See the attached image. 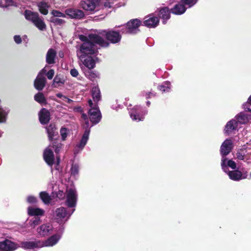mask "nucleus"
Returning a JSON list of instances; mask_svg holds the SVG:
<instances>
[{
	"mask_svg": "<svg viewBox=\"0 0 251 251\" xmlns=\"http://www.w3.org/2000/svg\"><path fill=\"white\" fill-rule=\"evenodd\" d=\"M25 19L31 22L34 25L40 30H44L46 28V25L39 16L37 12H33L29 10H25L24 11Z\"/></svg>",
	"mask_w": 251,
	"mask_h": 251,
	"instance_id": "f257e3e1",
	"label": "nucleus"
},
{
	"mask_svg": "<svg viewBox=\"0 0 251 251\" xmlns=\"http://www.w3.org/2000/svg\"><path fill=\"white\" fill-rule=\"evenodd\" d=\"M121 31L113 29L102 30L98 32L99 35H103L109 44H115L120 42L122 39Z\"/></svg>",
	"mask_w": 251,
	"mask_h": 251,
	"instance_id": "f03ea898",
	"label": "nucleus"
},
{
	"mask_svg": "<svg viewBox=\"0 0 251 251\" xmlns=\"http://www.w3.org/2000/svg\"><path fill=\"white\" fill-rule=\"evenodd\" d=\"M142 25L141 21L138 19H133L123 25L121 29L123 34H135L140 31L139 27Z\"/></svg>",
	"mask_w": 251,
	"mask_h": 251,
	"instance_id": "7ed1b4c3",
	"label": "nucleus"
},
{
	"mask_svg": "<svg viewBox=\"0 0 251 251\" xmlns=\"http://www.w3.org/2000/svg\"><path fill=\"white\" fill-rule=\"evenodd\" d=\"M79 39L83 43L93 41L95 44L100 45L101 47L108 48L109 43L99 34H89L88 36L84 35H79Z\"/></svg>",
	"mask_w": 251,
	"mask_h": 251,
	"instance_id": "20e7f679",
	"label": "nucleus"
},
{
	"mask_svg": "<svg viewBox=\"0 0 251 251\" xmlns=\"http://www.w3.org/2000/svg\"><path fill=\"white\" fill-rule=\"evenodd\" d=\"M95 43L92 41L89 42L83 43L80 47V51L83 54L81 57L86 55H93L98 52Z\"/></svg>",
	"mask_w": 251,
	"mask_h": 251,
	"instance_id": "39448f33",
	"label": "nucleus"
},
{
	"mask_svg": "<svg viewBox=\"0 0 251 251\" xmlns=\"http://www.w3.org/2000/svg\"><path fill=\"white\" fill-rule=\"evenodd\" d=\"M93 126V125L92 124L91 126L90 125L89 120L85 121L84 123L83 124V126L85 129V131L80 141V142L76 145V147L79 149L82 150L86 145L89 139L90 132V127Z\"/></svg>",
	"mask_w": 251,
	"mask_h": 251,
	"instance_id": "423d86ee",
	"label": "nucleus"
},
{
	"mask_svg": "<svg viewBox=\"0 0 251 251\" xmlns=\"http://www.w3.org/2000/svg\"><path fill=\"white\" fill-rule=\"evenodd\" d=\"M88 115L90 121L93 125H96L99 123L101 120V115L100 110L97 107L92 108L89 109Z\"/></svg>",
	"mask_w": 251,
	"mask_h": 251,
	"instance_id": "0eeeda50",
	"label": "nucleus"
},
{
	"mask_svg": "<svg viewBox=\"0 0 251 251\" xmlns=\"http://www.w3.org/2000/svg\"><path fill=\"white\" fill-rule=\"evenodd\" d=\"M233 149V143L231 139H226L220 147V153L223 157L227 155Z\"/></svg>",
	"mask_w": 251,
	"mask_h": 251,
	"instance_id": "6e6552de",
	"label": "nucleus"
},
{
	"mask_svg": "<svg viewBox=\"0 0 251 251\" xmlns=\"http://www.w3.org/2000/svg\"><path fill=\"white\" fill-rule=\"evenodd\" d=\"M2 251H14L20 247V246L8 239H5L0 242Z\"/></svg>",
	"mask_w": 251,
	"mask_h": 251,
	"instance_id": "1a4fd4ad",
	"label": "nucleus"
},
{
	"mask_svg": "<svg viewBox=\"0 0 251 251\" xmlns=\"http://www.w3.org/2000/svg\"><path fill=\"white\" fill-rule=\"evenodd\" d=\"M66 16L67 15L71 19H81L84 17V12L79 9L68 8L65 10Z\"/></svg>",
	"mask_w": 251,
	"mask_h": 251,
	"instance_id": "9d476101",
	"label": "nucleus"
},
{
	"mask_svg": "<svg viewBox=\"0 0 251 251\" xmlns=\"http://www.w3.org/2000/svg\"><path fill=\"white\" fill-rule=\"evenodd\" d=\"M99 1V0H82L80 2V5L85 10L93 11Z\"/></svg>",
	"mask_w": 251,
	"mask_h": 251,
	"instance_id": "9b49d317",
	"label": "nucleus"
},
{
	"mask_svg": "<svg viewBox=\"0 0 251 251\" xmlns=\"http://www.w3.org/2000/svg\"><path fill=\"white\" fill-rule=\"evenodd\" d=\"M48 139L50 141H52L54 137L58 134V128L55 123H50L45 127Z\"/></svg>",
	"mask_w": 251,
	"mask_h": 251,
	"instance_id": "f8f14e48",
	"label": "nucleus"
},
{
	"mask_svg": "<svg viewBox=\"0 0 251 251\" xmlns=\"http://www.w3.org/2000/svg\"><path fill=\"white\" fill-rule=\"evenodd\" d=\"M159 23V19L158 17L149 15L145 18L143 25L149 28H155Z\"/></svg>",
	"mask_w": 251,
	"mask_h": 251,
	"instance_id": "ddd939ff",
	"label": "nucleus"
},
{
	"mask_svg": "<svg viewBox=\"0 0 251 251\" xmlns=\"http://www.w3.org/2000/svg\"><path fill=\"white\" fill-rule=\"evenodd\" d=\"M43 158L45 162L50 167L54 163V155L52 151L49 148H46L43 152Z\"/></svg>",
	"mask_w": 251,
	"mask_h": 251,
	"instance_id": "4468645a",
	"label": "nucleus"
},
{
	"mask_svg": "<svg viewBox=\"0 0 251 251\" xmlns=\"http://www.w3.org/2000/svg\"><path fill=\"white\" fill-rule=\"evenodd\" d=\"M39 120L42 125H47L50 120V114L46 108H43L39 113Z\"/></svg>",
	"mask_w": 251,
	"mask_h": 251,
	"instance_id": "2eb2a0df",
	"label": "nucleus"
},
{
	"mask_svg": "<svg viewBox=\"0 0 251 251\" xmlns=\"http://www.w3.org/2000/svg\"><path fill=\"white\" fill-rule=\"evenodd\" d=\"M226 173L230 179L236 181L245 179L247 177V175L243 174L239 170H228Z\"/></svg>",
	"mask_w": 251,
	"mask_h": 251,
	"instance_id": "dca6fc26",
	"label": "nucleus"
},
{
	"mask_svg": "<svg viewBox=\"0 0 251 251\" xmlns=\"http://www.w3.org/2000/svg\"><path fill=\"white\" fill-rule=\"evenodd\" d=\"M66 202L69 207L73 208L76 206V195L74 190L70 189L68 191L67 195Z\"/></svg>",
	"mask_w": 251,
	"mask_h": 251,
	"instance_id": "f3484780",
	"label": "nucleus"
},
{
	"mask_svg": "<svg viewBox=\"0 0 251 251\" xmlns=\"http://www.w3.org/2000/svg\"><path fill=\"white\" fill-rule=\"evenodd\" d=\"M21 247L25 250L34 249L43 247L41 242L38 241H25L21 243Z\"/></svg>",
	"mask_w": 251,
	"mask_h": 251,
	"instance_id": "a211bd4d",
	"label": "nucleus"
},
{
	"mask_svg": "<svg viewBox=\"0 0 251 251\" xmlns=\"http://www.w3.org/2000/svg\"><path fill=\"white\" fill-rule=\"evenodd\" d=\"M171 10H170L168 7H163L159 8L158 16L159 17L163 20V24H166L167 21L170 18V14Z\"/></svg>",
	"mask_w": 251,
	"mask_h": 251,
	"instance_id": "6ab92c4d",
	"label": "nucleus"
},
{
	"mask_svg": "<svg viewBox=\"0 0 251 251\" xmlns=\"http://www.w3.org/2000/svg\"><path fill=\"white\" fill-rule=\"evenodd\" d=\"M238 126V124L236 120H231L226 123L225 126V133L227 135H230L233 131L236 130Z\"/></svg>",
	"mask_w": 251,
	"mask_h": 251,
	"instance_id": "aec40b11",
	"label": "nucleus"
},
{
	"mask_svg": "<svg viewBox=\"0 0 251 251\" xmlns=\"http://www.w3.org/2000/svg\"><path fill=\"white\" fill-rule=\"evenodd\" d=\"M47 82L44 76L38 75L34 82L35 88L38 91H42L45 87Z\"/></svg>",
	"mask_w": 251,
	"mask_h": 251,
	"instance_id": "412c9836",
	"label": "nucleus"
},
{
	"mask_svg": "<svg viewBox=\"0 0 251 251\" xmlns=\"http://www.w3.org/2000/svg\"><path fill=\"white\" fill-rule=\"evenodd\" d=\"M187 8L181 2L176 4L174 7L171 9L172 13L175 15H181L183 14L186 10Z\"/></svg>",
	"mask_w": 251,
	"mask_h": 251,
	"instance_id": "4be33fe9",
	"label": "nucleus"
},
{
	"mask_svg": "<svg viewBox=\"0 0 251 251\" xmlns=\"http://www.w3.org/2000/svg\"><path fill=\"white\" fill-rule=\"evenodd\" d=\"M56 56V52L53 49H50L46 54V62L48 64L55 63V58Z\"/></svg>",
	"mask_w": 251,
	"mask_h": 251,
	"instance_id": "5701e85b",
	"label": "nucleus"
},
{
	"mask_svg": "<svg viewBox=\"0 0 251 251\" xmlns=\"http://www.w3.org/2000/svg\"><path fill=\"white\" fill-rule=\"evenodd\" d=\"M44 210L40 208H33L29 206L27 208V214L31 216H43L44 214Z\"/></svg>",
	"mask_w": 251,
	"mask_h": 251,
	"instance_id": "b1692460",
	"label": "nucleus"
},
{
	"mask_svg": "<svg viewBox=\"0 0 251 251\" xmlns=\"http://www.w3.org/2000/svg\"><path fill=\"white\" fill-rule=\"evenodd\" d=\"M37 6L41 14L44 15H47L48 14V8L50 6L47 2L44 1H40L37 3Z\"/></svg>",
	"mask_w": 251,
	"mask_h": 251,
	"instance_id": "393cba45",
	"label": "nucleus"
},
{
	"mask_svg": "<svg viewBox=\"0 0 251 251\" xmlns=\"http://www.w3.org/2000/svg\"><path fill=\"white\" fill-rule=\"evenodd\" d=\"M249 117H251V116L246 114L244 112H240L236 115V120L238 123H239L240 124H246L249 122Z\"/></svg>",
	"mask_w": 251,
	"mask_h": 251,
	"instance_id": "a878e982",
	"label": "nucleus"
},
{
	"mask_svg": "<svg viewBox=\"0 0 251 251\" xmlns=\"http://www.w3.org/2000/svg\"><path fill=\"white\" fill-rule=\"evenodd\" d=\"M52 227L50 225H41L38 228V231L40 235H47L48 233H50V231L52 230Z\"/></svg>",
	"mask_w": 251,
	"mask_h": 251,
	"instance_id": "bb28decb",
	"label": "nucleus"
},
{
	"mask_svg": "<svg viewBox=\"0 0 251 251\" xmlns=\"http://www.w3.org/2000/svg\"><path fill=\"white\" fill-rule=\"evenodd\" d=\"M58 236H50L48 239L44 242H42V244L43 247L46 246H52L57 243L59 238H57Z\"/></svg>",
	"mask_w": 251,
	"mask_h": 251,
	"instance_id": "cd10ccee",
	"label": "nucleus"
},
{
	"mask_svg": "<svg viewBox=\"0 0 251 251\" xmlns=\"http://www.w3.org/2000/svg\"><path fill=\"white\" fill-rule=\"evenodd\" d=\"M52 142V147L56 154H58L62 148L63 145L61 143L58 139H53Z\"/></svg>",
	"mask_w": 251,
	"mask_h": 251,
	"instance_id": "c85d7f7f",
	"label": "nucleus"
},
{
	"mask_svg": "<svg viewBox=\"0 0 251 251\" xmlns=\"http://www.w3.org/2000/svg\"><path fill=\"white\" fill-rule=\"evenodd\" d=\"M83 63L85 66L90 69L94 68L96 64L94 59L90 56L84 59Z\"/></svg>",
	"mask_w": 251,
	"mask_h": 251,
	"instance_id": "c756f323",
	"label": "nucleus"
},
{
	"mask_svg": "<svg viewBox=\"0 0 251 251\" xmlns=\"http://www.w3.org/2000/svg\"><path fill=\"white\" fill-rule=\"evenodd\" d=\"M39 197L43 203L46 204H49L51 201L50 196L46 191L41 192L39 193Z\"/></svg>",
	"mask_w": 251,
	"mask_h": 251,
	"instance_id": "7c9ffc66",
	"label": "nucleus"
},
{
	"mask_svg": "<svg viewBox=\"0 0 251 251\" xmlns=\"http://www.w3.org/2000/svg\"><path fill=\"white\" fill-rule=\"evenodd\" d=\"M34 100L40 104H47V99L43 93L38 92L34 95Z\"/></svg>",
	"mask_w": 251,
	"mask_h": 251,
	"instance_id": "2f4dec72",
	"label": "nucleus"
},
{
	"mask_svg": "<svg viewBox=\"0 0 251 251\" xmlns=\"http://www.w3.org/2000/svg\"><path fill=\"white\" fill-rule=\"evenodd\" d=\"M92 95L94 101L98 102L99 100H100V92L98 87H94L92 88Z\"/></svg>",
	"mask_w": 251,
	"mask_h": 251,
	"instance_id": "473e14b6",
	"label": "nucleus"
},
{
	"mask_svg": "<svg viewBox=\"0 0 251 251\" xmlns=\"http://www.w3.org/2000/svg\"><path fill=\"white\" fill-rule=\"evenodd\" d=\"M65 80L63 77H61L60 75H57L53 80V85L55 88L60 86L65 83Z\"/></svg>",
	"mask_w": 251,
	"mask_h": 251,
	"instance_id": "72a5a7b5",
	"label": "nucleus"
},
{
	"mask_svg": "<svg viewBox=\"0 0 251 251\" xmlns=\"http://www.w3.org/2000/svg\"><path fill=\"white\" fill-rule=\"evenodd\" d=\"M56 215L57 217L60 218H64L67 215V212L65 208L60 207L58 208L55 210Z\"/></svg>",
	"mask_w": 251,
	"mask_h": 251,
	"instance_id": "f704fd0d",
	"label": "nucleus"
},
{
	"mask_svg": "<svg viewBox=\"0 0 251 251\" xmlns=\"http://www.w3.org/2000/svg\"><path fill=\"white\" fill-rule=\"evenodd\" d=\"M130 116L131 119L134 121H143L144 119V117L142 116H140L137 113L135 108H133L131 110L130 113Z\"/></svg>",
	"mask_w": 251,
	"mask_h": 251,
	"instance_id": "c9c22d12",
	"label": "nucleus"
},
{
	"mask_svg": "<svg viewBox=\"0 0 251 251\" xmlns=\"http://www.w3.org/2000/svg\"><path fill=\"white\" fill-rule=\"evenodd\" d=\"M8 112V110L6 109H4L0 107V123L5 122Z\"/></svg>",
	"mask_w": 251,
	"mask_h": 251,
	"instance_id": "e433bc0d",
	"label": "nucleus"
},
{
	"mask_svg": "<svg viewBox=\"0 0 251 251\" xmlns=\"http://www.w3.org/2000/svg\"><path fill=\"white\" fill-rule=\"evenodd\" d=\"M50 22L54 24L55 25H61L66 22L63 19L54 17H51Z\"/></svg>",
	"mask_w": 251,
	"mask_h": 251,
	"instance_id": "4c0bfd02",
	"label": "nucleus"
},
{
	"mask_svg": "<svg viewBox=\"0 0 251 251\" xmlns=\"http://www.w3.org/2000/svg\"><path fill=\"white\" fill-rule=\"evenodd\" d=\"M198 0H180V2L185 6L187 5L188 7H191L194 6Z\"/></svg>",
	"mask_w": 251,
	"mask_h": 251,
	"instance_id": "58836bf2",
	"label": "nucleus"
},
{
	"mask_svg": "<svg viewBox=\"0 0 251 251\" xmlns=\"http://www.w3.org/2000/svg\"><path fill=\"white\" fill-rule=\"evenodd\" d=\"M245 150L244 149H241L237 151L236 153L237 158L239 160H243L244 159V156L245 155Z\"/></svg>",
	"mask_w": 251,
	"mask_h": 251,
	"instance_id": "ea45409f",
	"label": "nucleus"
},
{
	"mask_svg": "<svg viewBox=\"0 0 251 251\" xmlns=\"http://www.w3.org/2000/svg\"><path fill=\"white\" fill-rule=\"evenodd\" d=\"M51 14L53 15L52 17H63L65 18L66 17V14L65 13H63L59 11H58L57 10H52L51 12Z\"/></svg>",
	"mask_w": 251,
	"mask_h": 251,
	"instance_id": "a19ab883",
	"label": "nucleus"
},
{
	"mask_svg": "<svg viewBox=\"0 0 251 251\" xmlns=\"http://www.w3.org/2000/svg\"><path fill=\"white\" fill-rule=\"evenodd\" d=\"M60 134L61 136L62 140L65 141L68 135V129L66 127H61L60 129Z\"/></svg>",
	"mask_w": 251,
	"mask_h": 251,
	"instance_id": "79ce46f5",
	"label": "nucleus"
},
{
	"mask_svg": "<svg viewBox=\"0 0 251 251\" xmlns=\"http://www.w3.org/2000/svg\"><path fill=\"white\" fill-rule=\"evenodd\" d=\"M26 201L30 204H36L38 201L36 197L33 196H29L26 199Z\"/></svg>",
	"mask_w": 251,
	"mask_h": 251,
	"instance_id": "37998d69",
	"label": "nucleus"
},
{
	"mask_svg": "<svg viewBox=\"0 0 251 251\" xmlns=\"http://www.w3.org/2000/svg\"><path fill=\"white\" fill-rule=\"evenodd\" d=\"M87 77L91 80L94 81L97 77H98V75L94 71H91L88 73Z\"/></svg>",
	"mask_w": 251,
	"mask_h": 251,
	"instance_id": "c03bdc74",
	"label": "nucleus"
},
{
	"mask_svg": "<svg viewBox=\"0 0 251 251\" xmlns=\"http://www.w3.org/2000/svg\"><path fill=\"white\" fill-rule=\"evenodd\" d=\"M71 175L75 176L78 173V166L77 164H73L71 168Z\"/></svg>",
	"mask_w": 251,
	"mask_h": 251,
	"instance_id": "a18cd8bd",
	"label": "nucleus"
},
{
	"mask_svg": "<svg viewBox=\"0 0 251 251\" xmlns=\"http://www.w3.org/2000/svg\"><path fill=\"white\" fill-rule=\"evenodd\" d=\"M157 88L158 89L162 92V93L168 92L170 90V88L169 87L165 86L164 85H159Z\"/></svg>",
	"mask_w": 251,
	"mask_h": 251,
	"instance_id": "49530a36",
	"label": "nucleus"
},
{
	"mask_svg": "<svg viewBox=\"0 0 251 251\" xmlns=\"http://www.w3.org/2000/svg\"><path fill=\"white\" fill-rule=\"evenodd\" d=\"M227 166L233 170H235L237 168L236 163L232 160H229L227 161Z\"/></svg>",
	"mask_w": 251,
	"mask_h": 251,
	"instance_id": "de8ad7c7",
	"label": "nucleus"
},
{
	"mask_svg": "<svg viewBox=\"0 0 251 251\" xmlns=\"http://www.w3.org/2000/svg\"><path fill=\"white\" fill-rule=\"evenodd\" d=\"M226 159H227L226 158L223 159L222 160V162L221 163L222 168L223 170L224 171V172L226 173H227V172L228 171V170H228L227 166V165H226L225 164V162H226Z\"/></svg>",
	"mask_w": 251,
	"mask_h": 251,
	"instance_id": "09e8293b",
	"label": "nucleus"
},
{
	"mask_svg": "<svg viewBox=\"0 0 251 251\" xmlns=\"http://www.w3.org/2000/svg\"><path fill=\"white\" fill-rule=\"evenodd\" d=\"M54 75V71L53 69L50 70L47 73V76L49 79H51Z\"/></svg>",
	"mask_w": 251,
	"mask_h": 251,
	"instance_id": "8fccbe9b",
	"label": "nucleus"
},
{
	"mask_svg": "<svg viewBox=\"0 0 251 251\" xmlns=\"http://www.w3.org/2000/svg\"><path fill=\"white\" fill-rule=\"evenodd\" d=\"M70 74L73 77H77L79 74L78 71L75 68L71 70Z\"/></svg>",
	"mask_w": 251,
	"mask_h": 251,
	"instance_id": "3c124183",
	"label": "nucleus"
},
{
	"mask_svg": "<svg viewBox=\"0 0 251 251\" xmlns=\"http://www.w3.org/2000/svg\"><path fill=\"white\" fill-rule=\"evenodd\" d=\"M14 41L17 44H20L22 42V38L20 35H15L14 37Z\"/></svg>",
	"mask_w": 251,
	"mask_h": 251,
	"instance_id": "603ef678",
	"label": "nucleus"
},
{
	"mask_svg": "<svg viewBox=\"0 0 251 251\" xmlns=\"http://www.w3.org/2000/svg\"><path fill=\"white\" fill-rule=\"evenodd\" d=\"M56 197L59 199H63L64 197V194L63 191L59 190L56 194Z\"/></svg>",
	"mask_w": 251,
	"mask_h": 251,
	"instance_id": "864d4df0",
	"label": "nucleus"
},
{
	"mask_svg": "<svg viewBox=\"0 0 251 251\" xmlns=\"http://www.w3.org/2000/svg\"><path fill=\"white\" fill-rule=\"evenodd\" d=\"M156 93H153L151 92H150L148 93H146V98L147 99H149L151 98L152 97H155Z\"/></svg>",
	"mask_w": 251,
	"mask_h": 251,
	"instance_id": "5fc2aeb1",
	"label": "nucleus"
},
{
	"mask_svg": "<svg viewBox=\"0 0 251 251\" xmlns=\"http://www.w3.org/2000/svg\"><path fill=\"white\" fill-rule=\"evenodd\" d=\"M243 106L246 111L251 112V111L248 109V108L251 109V104L250 103L249 104V103L247 102L243 105Z\"/></svg>",
	"mask_w": 251,
	"mask_h": 251,
	"instance_id": "6e6d98bb",
	"label": "nucleus"
},
{
	"mask_svg": "<svg viewBox=\"0 0 251 251\" xmlns=\"http://www.w3.org/2000/svg\"><path fill=\"white\" fill-rule=\"evenodd\" d=\"M5 7H7L10 5H12L13 4V0H5Z\"/></svg>",
	"mask_w": 251,
	"mask_h": 251,
	"instance_id": "4d7b16f0",
	"label": "nucleus"
},
{
	"mask_svg": "<svg viewBox=\"0 0 251 251\" xmlns=\"http://www.w3.org/2000/svg\"><path fill=\"white\" fill-rule=\"evenodd\" d=\"M40 220L39 219H36L35 220H34L32 222V225L33 226H36L40 224Z\"/></svg>",
	"mask_w": 251,
	"mask_h": 251,
	"instance_id": "13d9d810",
	"label": "nucleus"
},
{
	"mask_svg": "<svg viewBox=\"0 0 251 251\" xmlns=\"http://www.w3.org/2000/svg\"><path fill=\"white\" fill-rule=\"evenodd\" d=\"M81 118L82 119H83L84 120V121L88 120V118L87 115L86 114H85V113L82 114V115H81Z\"/></svg>",
	"mask_w": 251,
	"mask_h": 251,
	"instance_id": "bf43d9fd",
	"label": "nucleus"
},
{
	"mask_svg": "<svg viewBox=\"0 0 251 251\" xmlns=\"http://www.w3.org/2000/svg\"><path fill=\"white\" fill-rule=\"evenodd\" d=\"M56 97L58 98L62 99V98H67V97L63 95L61 93H58L56 94Z\"/></svg>",
	"mask_w": 251,
	"mask_h": 251,
	"instance_id": "052dcab7",
	"label": "nucleus"
},
{
	"mask_svg": "<svg viewBox=\"0 0 251 251\" xmlns=\"http://www.w3.org/2000/svg\"><path fill=\"white\" fill-rule=\"evenodd\" d=\"M104 6L105 7H108V8H110L111 7V6L110 5V3L109 2H104Z\"/></svg>",
	"mask_w": 251,
	"mask_h": 251,
	"instance_id": "680f3d73",
	"label": "nucleus"
},
{
	"mask_svg": "<svg viewBox=\"0 0 251 251\" xmlns=\"http://www.w3.org/2000/svg\"><path fill=\"white\" fill-rule=\"evenodd\" d=\"M88 102L89 105L92 108V106L93 105V103L92 100H89Z\"/></svg>",
	"mask_w": 251,
	"mask_h": 251,
	"instance_id": "e2e57ef3",
	"label": "nucleus"
},
{
	"mask_svg": "<svg viewBox=\"0 0 251 251\" xmlns=\"http://www.w3.org/2000/svg\"><path fill=\"white\" fill-rule=\"evenodd\" d=\"M64 99H66V100H66V101H67V102L68 103H71L73 101V100H71V99H70L68 98L67 97V98H65Z\"/></svg>",
	"mask_w": 251,
	"mask_h": 251,
	"instance_id": "0e129e2a",
	"label": "nucleus"
},
{
	"mask_svg": "<svg viewBox=\"0 0 251 251\" xmlns=\"http://www.w3.org/2000/svg\"><path fill=\"white\" fill-rule=\"evenodd\" d=\"M150 104H151V102H150V101H148L147 102V105L148 106H149L150 105Z\"/></svg>",
	"mask_w": 251,
	"mask_h": 251,
	"instance_id": "69168bd1",
	"label": "nucleus"
},
{
	"mask_svg": "<svg viewBox=\"0 0 251 251\" xmlns=\"http://www.w3.org/2000/svg\"><path fill=\"white\" fill-rule=\"evenodd\" d=\"M60 162V159L59 158H57V164H59Z\"/></svg>",
	"mask_w": 251,
	"mask_h": 251,
	"instance_id": "338daca9",
	"label": "nucleus"
},
{
	"mask_svg": "<svg viewBox=\"0 0 251 251\" xmlns=\"http://www.w3.org/2000/svg\"><path fill=\"white\" fill-rule=\"evenodd\" d=\"M42 71H45L44 69H43Z\"/></svg>",
	"mask_w": 251,
	"mask_h": 251,
	"instance_id": "774afa93",
	"label": "nucleus"
}]
</instances>
